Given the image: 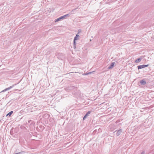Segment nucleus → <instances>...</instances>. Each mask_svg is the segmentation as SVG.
Listing matches in <instances>:
<instances>
[{"mask_svg":"<svg viewBox=\"0 0 154 154\" xmlns=\"http://www.w3.org/2000/svg\"><path fill=\"white\" fill-rule=\"evenodd\" d=\"M149 66V65H142L139 66H137L138 68V69H141L142 68H144L148 66Z\"/></svg>","mask_w":154,"mask_h":154,"instance_id":"nucleus-1","label":"nucleus"},{"mask_svg":"<svg viewBox=\"0 0 154 154\" xmlns=\"http://www.w3.org/2000/svg\"><path fill=\"white\" fill-rule=\"evenodd\" d=\"M79 37V35L76 34L75 36V37L74 39V42L73 43L75 45V41L78 40Z\"/></svg>","mask_w":154,"mask_h":154,"instance_id":"nucleus-2","label":"nucleus"},{"mask_svg":"<svg viewBox=\"0 0 154 154\" xmlns=\"http://www.w3.org/2000/svg\"><path fill=\"white\" fill-rule=\"evenodd\" d=\"M115 64V62L112 63L110 65V66L108 67V69H110L112 68L114 66Z\"/></svg>","mask_w":154,"mask_h":154,"instance_id":"nucleus-3","label":"nucleus"},{"mask_svg":"<svg viewBox=\"0 0 154 154\" xmlns=\"http://www.w3.org/2000/svg\"><path fill=\"white\" fill-rule=\"evenodd\" d=\"M91 112L90 111H88L86 114L84 116L83 118V120H84L90 114Z\"/></svg>","mask_w":154,"mask_h":154,"instance_id":"nucleus-4","label":"nucleus"},{"mask_svg":"<svg viewBox=\"0 0 154 154\" xmlns=\"http://www.w3.org/2000/svg\"><path fill=\"white\" fill-rule=\"evenodd\" d=\"M122 132V131L121 129H120L119 130H118L116 133L117 136H119L121 134Z\"/></svg>","mask_w":154,"mask_h":154,"instance_id":"nucleus-5","label":"nucleus"},{"mask_svg":"<svg viewBox=\"0 0 154 154\" xmlns=\"http://www.w3.org/2000/svg\"><path fill=\"white\" fill-rule=\"evenodd\" d=\"M140 83L142 85H144L146 84V82L145 81L142 80L140 81Z\"/></svg>","mask_w":154,"mask_h":154,"instance_id":"nucleus-6","label":"nucleus"},{"mask_svg":"<svg viewBox=\"0 0 154 154\" xmlns=\"http://www.w3.org/2000/svg\"><path fill=\"white\" fill-rule=\"evenodd\" d=\"M67 15H65L64 16H62V17H60L61 20H63L64 19L66 18V17H67Z\"/></svg>","mask_w":154,"mask_h":154,"instance_id":"nucleus-7","label":"nucleus"},{"mask_svg":"<svg viewBox=\"0 0 154 154\" xmlns=\"http://www.w3.org/2000/svg\"><path fill=\"white\" fill-rule=\"evenodd\" d=\"M141 58H138L135 60V62L136 63H139L141 61Z\"/></svg>","mask_w":154,"mask_h":154,"instance_id":"nucleus-8","label":"nucleus"},{"mask_svg":"<svg viewBox=\"0 0 154 154\" xmlns=\"http://www.w3.org/2000/svg\"><path fill=\"white\" fill-rule=\"evenodd\" d=\"M13 113V112L12 111H11V112H9L8 114H7L6 116H10Z\"/></svg>","mask_w":154,"mask_h":154,"instance_id":"nucleus-9","label":"nucleus"},{"mask_svg":"<svg viewBox=\"0 0 154 154\" xmlns=\"http://www.w3.org/2000/svg\"><path fill=\"white\" fill-rule=\"evenodd\" d=\"M12 88V87L10 86V87H9V88H6L5 90H4V91H5L7 90H8L10 89H11V88Z\"/></svg>","mask_w":154,"mask_h":154,"instance_id":"nucleus-10","label":"nucleus"},{"mask_svg":"<svg viewBox=\"0 0 154 154\" xmlns=\"http://www.w3.org/2000/svg\"><path fill=\"white\" fill-rule=\"evenodd\" d=\"M61 20V19L60 17H59V18L56 19V20H55V22H57Z\"/></svg>","mask_w":154,"mask_h":154,"instance_id":"nucleus-11","label":"nucleus"},{"mask_svg":"<svg viewBox=\"0 0 154 154\" xmlns=\"http://www.w3.org/2000/svg\"><path fill=\"white\" fill-rule=\"evenodd\" d=\"M25 152L23 151H22L20 152L16 153L15 154H24Z\"/></svg>","mask_w":154,"mask_h":154,"instance_id":"nucleus-12","label":"nucleus"},{"mask_svg":"<svg viewBox=\"0 0 154 154\" xmlns=\"http://www.w3.org/2000/svg\"><path fill=\"white\" fill-rule=\"evenodd\" d=\"M93 72H91L87 73V74H91Z\"/></svg>","mask_w":154,"mask_h":154,"instance_id":"nucleus-13","label":"nucleus"},{"mask_svg":"<svg viewBox=\"0 0 154 154\" xmlns=\"http://www.w3.org/2000/svg\"><path fill=\"white\" fill-rule=\"evenodd\" d=\"M74 46L73 48H74V49H75V48H76L75 45L74 44Z\"/></svg>","mask_w":154,"mask_h":154,"instance_id":"nucleus-14","label":"nucleus"},{"mask_svg":"<svg viewBox=\"0 0 154 154\" xmlns=\"http://www.w3.org/2000/svg\"><path fill=\"white\" fill-rule=\"evenodd\" d=\"M88 74H87V73H84V74H83V75H88Z\"/></svg>","mask_w":154,"mask_h":154,"instance_id":"nucleus-15","label":"nucleus"},{"mask_svg":"<svg viewBox=\"0 0 154 154\" xmlns=\"http://www.w3.org/2000/svg\"><path fill=\"white\" fill-rule=\"evenodd\" d=\"M141 154H144V152H142V153H141Z\"/></svg>","mask_w":154,"mask_h":154,"instance_id":"nucleus-16","label":"nucleus"}]
</instances>
